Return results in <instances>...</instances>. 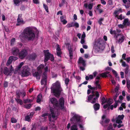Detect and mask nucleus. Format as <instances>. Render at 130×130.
Masks as SVG:
<instances>
[{
	"instance_id": "f704fd0d",
	"label": "nucleus",
	"mask_w": 130,
	"mask_h": 130,
	"mask_svg": "<svg viewBox=\"0 0 130 130\" xmlns=\"http://www.w3.org/2000/svg\"><path fill=\"white\" fill-rule=\"evenodd\" d=\"M42 98V96L41 94H40L38 95L37 96V102L39 103L41 101Z\"/></svg>"
},
{
	"instance_id": "6e6d98bb",
	"label": "nucleus",
	"mask_w": 130,
	"mask_h": 130,
	"mask_svg": "<svg viewBox=\"0 0 130 130\" xmlns=\"http://www.w3.org/2000/svg\"><path fill=\"white\" fill-rule=\"evenodd\" d=\"M118 27H119L120 28H123L125 26L123 24H119L118 25Z\"/></svg>"
},
{
	"instance_id": "7c9ffc66",
	"label": "nucleus",
	"mask_w": 130,
	"mask_h": 130,
	"mask_svg": "<svg viewBox=\"0 0 130 130\" xmlns=\"http://www.w3.org/2000/svg\"><path fill=\"white\" fill-rule=\"evenodd\" d=\"M36 57V55L35 54H34L32 55H31L28 56L29 59L33 60Z\"/></svg>"
},
{
	"instance_id": "ea45409f",
	"label": "nucleus",
	"mask_w": 130,
	"mask_h": 130,
	"mask_svg": "<svg viewBox=\"0 0 130 130\" xmlns=\"http://www.w3.org/2000/svg\"><path fill=\"white\" fill-rule=\"evenodd\" d=\"M43 6L46 12H48V10L47 6L46 5L43 3Z\"/></svg>"
},
{
	"instance_id": "c85d7f7f",
	"label": "nucleus",
	"mask_w": 130,
	"mask_h": 130,
	"mask_svg": "<svg viewBox=\"0 0 130 130\" xmlns=\"http://www.w3.org/2000/svg\"><path fill=\"white\" fill-rule=\"evenodd\" d=\"M12 57H10L9 58L6 63V66H8L12 62Z\"/></svg>"
},
{
	"instance_id": "c756f323",
	"label": "nucleus",
	"mask_w": 130,
	"mask_h": 130,
	"mask_svg": "<svg viewBox=\"0 0 130 130\" xmlns=\"http://www.w3.org/2000/svg\"><path fill=\"white\" fill-rule=\"evenodd\" d=\"M100 105L97 103H96L94 105V109L95 110H98L100 108Z\"/></svg>"
},
{
	"instance_id": "ddd939ff",
	"label": "nucleus",
	"mask_w": 130,
	"mask_h": 130,
	"mask_svg": "<svg viewBox=\"0 0 130 130\" xmlns=\"http://www.w3.org/2000/svg\"><path fill=\"white\" fill-rule=\"evenodd\" d=\"M13 70L14 69L12 66H11L10 70H9L7 67H5L4 69L3 73L4 74L7 75H11V74L12 72L13 71Z\"/></svg>"
},
{
	"instance_id": "1a4fd4ad",
	"label": "nucleus",
	"mask_w": 130,
	"mask_h": 130,
	"mask_svg": "<svg viewBox=\"0 0 130 130\" xmlns=\"http://www.w3.org/2000/svg\"><path fill=\"white\" fill-rule=\"evenodd\" d=\"M95 87H92L91 85L88 86V87L92 90V91H94V90H96L98 89H100L101 86L99 84V80H96L94 83Z\"/></svg>"
},
{
	"instance_id": "473e14b6",
	"label": "nucleus",
	"mask_w": 130,
	"mask_h": 130,
	"mask_svg": "<svg viewBox=\"0 0 130 130\" xmlns=\"http://www.w3.org/2000/svg\"><path fill=\"white\" fill-rule=\"evenodd\" d=\"M32 100L27 99L24 100L23 101V102L24 103H26L31 102H32Z\"/></svg>"
},
{
	"instance_id": "dca6fc26",
	"label": "nucleus",
	"mask_w": 130,
	"mask_h": 130,
	"mask_svg": "<svg viewBox=\"0 0 130 130\" xmlns=\"http://www.w3.org/2000/svg\"><path fill=\"white\" fill-rule=\"evenodd\" d=\"M124 117V116L123 115H119L116 118V123H122V121L121 120L123 119Z\"/></svg>"
},
{
	"instance_id": "603ef678",
	"label": "nucleus",
	"mask_w": 130,
	"mask_h": 130,
	"mask_svg": "<svg viewBox=\"0 0 130 130\" xmlns=\"http://www.w3.org/2000/svg\"><path fill=\"white\" fill-rule=\"evenodd\" d=\"M24 63L23 62H21L20 63L19 65L17 67L18 70H19L22 67V66L23 64Z\"/></svg>"
},
{
	"instance_id": "cd10ccee",
	"label": "nucleus",
	"mask_w": 130,
	"mask_h": 130,
	"mask_svg": "<svg viewBox=\"0 0 130 130\" xmlns=\"http://www.w3.org/2000/svg\"><path fill=\"white\" fill-rule=\"evenodd\" d=\"M101 5H98L96 8V9L99 11L100 13H101L103 11V10L101 9Z\"/></svg>"
},
{
	"instance_id": "58836bf2",
	"label": "nucleus",
	"mask_w": 130,
	"mask_h": 130,
	"mask_svg": "<svg viewBox=\"0 0 130 130\" xmlns=\"http://www.w3.org/2000/svg\"><path fill=\"white\" fill-rule=\"evenodd\" d=\"M69 81L70 80L68 78H67L65 79L64 82L66 86H68Z\"/></svg>"
},
{
	"instance_id": "b1692460",
	"label": "nucleus",
	"mask_w": 130,
	"mask_h": 130,
	"mask_svg": "<svg viewBox=\"0 0 130 130\" xmlns=\"http://www.w3.org/2000/svg\"><path fill=\"white\" fill-rule=\"evenodd\" d=\"M57 47L56 48V52L57 55L59 57H61V51L59 47V46L57 44Z\"/></svg>"
},
{
	"instance_id": "0e129e2a",
	"label": "nucleus",
	"mask_w": 130,
	"mask_h": 130,
	"mask_svg": "<svg viewBox=\"0 0 130 130\" xmlns=\"http://www.w3.org/2000/svg\"><path fill=\"white\" fill-rule=\"evenodd\" d=\"M41 110V108L39 107H36L35 109V110L36 111L40 110Z\"/></svg>"
},
{
	"instance_id": "5fc2aeb1",
	"label": "nucleus",
	"mask_w": 130,
	"mask_h": 130,
	"mask_svg": "<svg viewBox=\"0 0 130 130\" xmlns=\"http://www.w3.org/2000/svg\"><path fill=\"white\" fill-rule=\"evenodd\" d=\"M21 96L23 97H24L26 93L25 92L23 91L20 93Z\"/></svg>"
},
{
	"instance_id": "a878e982",
	"label": "nucleus",
	"mask_w": 130,
	"mask_h": 130,
	"mask_svg": "<svg viewBox=\"0 0 130 130\" xmlns=\"http://www.w3.org/2000/svg\"><path fill=\"white\" fill-rule=\"evenodd\" d=\"M119 94L117 93H116V95L113 97V99L115 101V103L114 104V107L115 108H116L118 105V102L116 100V98L117 97Z\"/></svg>"
},
{
	"instance_id": "4c0bfd02",
	"label": "nucleus",
	"mask_w": 130,
	"mask_h": 130,
	"mask_svg": "<svg viewBox=\"0 0 130 130\" xmlns=\"http://www.w3.org/2000/svg\"><path fill=\"white\" fill-rule=\"evenodd\" d=\"M13 2L14 4L16 6H18L19 5L20 1L19 0H13Z\"/></svg>"
},
{
	"instance_id": "f03ea898",
	"label": "nucleus",
	"mask_w": 130,
	"mask_h": 130,
	"mask_svg": "<svg viewBox=\"0 0 130 130\" xmlns=\"http://www.w3.org/2000/svg\"><path fill=\"white\" fill-rule=\"evenodd\" d=\"M35 36L33 29L31 27H28L25 28L23 32L20 35L21 39H26L28 40H33Z\"/></svg>"
},
{
	"instance_id": "09e8293b",
	"label": "nucleus",
	"mask_w": 130,
	"mask_h": 130,
	"mask_svg": "<svg viewBox=\"0 0 130 130\" xmlns=\"http://www.w3.org/2000/svg\"><path fill=\"white\" fill-rule=\"evenodd\" d=\"M25 106L26 108L27 109H29L31 106V104H27L25 105Z\"/></svg>"
},
{
	"instance_id": "de8ad7c7",
	"label": "nucleus",
	"mask_w": 130,
	"mask_h": 130,
	"mask_svg": "<svg viewBox=\"0 0 130 130\" xmlns=\"http://www.w3.org/2000/svg\"><path fill=\"white\" fill-rule=\"evenodd\" d=\"M11 121L12 123H15L17 122V120L16 119L12 118L11 119Z\"/></svg>"
},
{
	"instance_id": "2eb2a0df",
	"label": "nucleus",
	"mask_w": 130,
	"mask_h": 130,
	"mask_svg": "<svg viewBox=\"0 0 130 130\" xmlns=\"http://www.w3.org/2000/svg\"><path fill=\"white\" fill-rule=\"evenodd\" d=\"M22 14H20L19 15L17 19V23L16 24L17 26L20 25L21 24L24 23V22L22 18Z\"/></svg>"
},
{
	"instance_id": "72a5a7b5",
	"label": "nucleus",
	"mask_w": 130,
	"mask_h": 130,
	"mask_svg": "<svg viewBox=\"0 0 130 130\" xmlns=\"http://www.w3.org/2000/svg\"><path fill=\"white\" fill-rule=\"evenodd\" d=\"M72 23L73 27H74L76 28H78L79 27V24L77 22H72Z\"/></svg>"
},
{
	"instance_id": "a19ab883",
	"label": "nucleus",
	"mask_w": 130,
	"mask_h": 130,
	"mask_svg": "<svg viewBox=\"0 0 130 130\" xmlns=\"http://www.w3.org/2000/svg\"><path fill=\"white\" fill-rule=\"evenodd\" d=\"M117 18L118 19L122 20L124 19V17L122 14H121L119 16H118Z\"/></svg>"
},
{
	"instance_id": "aec40b11",
	"label": "nucleus",
	"mask_w": 130,
	"mask_h": 130,
	"mask_svg": "<svg viewBox=\"0 0 130 130\" xmlns=\"http://www.w3.org/2000/svg\"><path fill=\"white\" fill-rule=\"evenodd\" d=\"M101 45V43L100 41L99 40H97L95 42L94 46L95 47H97V48H100Z\"/></svg>"
},
{
	"instance_id": "5701e85b",
	"label": "nucleus",
	"mask_w": 130,
	"mask_h": 130,
	"mask_svg": "<svg viewBox=\"0 0 130 130\" xmlns=\"http://www.w3.org/2000/svg\"><path fill=\"white\" fill-rule=\"evenodd\" d=\"M123 24L125 26H129L130 25V21L128 19H125L124 20Z\"/></svg>"
},
{
	"instance_id": "6e6552de",
	"label": "nucleus",
	"mask_w": 130,
	"mask_h": 130,
	"mask_svg": "<svg viewBox=\"0 0 130 130\" xmlns=\"http://www.w3.org/2000/svg\"><path fill=\"white\" fill-rule=\"evenodd\" d=\"M71 115L72 117L71 120L75 122V123L80 121L81 119V117L78 115L74 112H72Z\"/></svg>"
},
{
	"instance_id": "4d7b16f0",
	"label": "nucleus",
	"mask_w": 130,
	"mask_h": 130,
	"mask_svg": "<svg viewBox=\"0 0 130 130\" xmlns=\"http://www.w3.org/2000/svg\"><path fill=\"white\" fill-rule=\"evenodd\" d=\"M103 20V19L102 18L100 19L98 21V22L100 25H101L102 23V21Z\"/></svg>"
},
{
	"instance_id": "20e7f679",
	"label": "nucleus",
	"mask_w": 130,
	"mask_h": 130,
	"mask_svg": "<svg viewBox=\"0 0 130 130\" xmlns=\"http://www.w3.org/2000/svg\"><path fill=\"white\" fill-rule=\"evenodd\" d=\"M99 96V94L98 92L96 91L95 92L94 91H92V94L90 95L88 97V101L92 103H95Z\"/></svg>"
},
{
	"instance_id": "69168bd1",
	"label": "nucleus",
	"mask_w": 130,
	"mask_h": 130,
	"mask_svg": "<svg viewBox=\"0 0 130 130\" xmlns=\"http://www.w3.org/2000/svg\"><path fill=\"white\" fill-rule=\"evenodd\" d=\"M121 106L124 108H126L125 103H122L121 105Z\"/></svg>"
},
{
	"instance_id": "3c124183",
	"label": "nucleus",
	"mask_w": 130,
	"mask_h": 130,
	"mask_svg": "<svg viewBox=\"0 0 130 130\" xmlns=\"http://www.w3.org/2000/svg\"><path fill=\"white\" fill-rule=\"evenodd\" d=\"M112 125L111 124H110L108 128V130H114L112 129Z\"/></svg>"
},
{
	"instance_id": "052dcab7",
	"label": "nucleus",
	"mask_w": 130,
	"mask_h": 130,
	"mask_svg": "<svg viewBox=\"0 0 130 130\" xmlns=\"http://www.w3.org/2000/svg\"><path fill=\"white\" fill-rule=\"evenodd\" d=\"M122 65L124 67H126L128 66V65L126 64L125 62L124 61L122 62Z\"/></svg>"
},
{
	"instance_id": "9d476101",
	"label": "nucleus",
	"mask_w": 130,
	"mask_h": 130,
	"mask_svg": "<svg viewBox=\"0 0 130 130\" xmlns=\"http://www.w3.org/2000/svg\"><path fill=\"white\" fill-rule=\"evenodd\" d=\"M78 63L79 65L80 69L83 71L84 70L86 66L85 61L82 58L80 57L79 59Z\"/></svg>"
},
{
	"instance_id": "79ce46f5",
	"label": "nucleus",
	"mask_w": 130,
	"mask_h": 130,
	"mask_svg": "<svg viewBox=\"0 0 130 130\" xmlns=\"http://www.w3.org/2000/svg\"><path fill=\"white\" fill-rule=\"evenodd\" d=\"M107 103L109 105L112 104L113 103L112 100L109 99L107 101Z\"/></svg>"
},
{
	"instance_id": "f257e3e1",
	"label": "nucleus",
	"mask_w": 130,
	"mask_h": 130,
	"mask_svg": "<svg viewBox=\"0 0 130 130\" xmlns=\"http://www.w3.org/2000/svg\"><path fill=\"white\" fill-rule=\"evenodd\" d=\"M49 102L50 103L52 104L54 107L56 108H50V109L51 113H45L42 115V117H45L47 116H48L49 121H51V118H52L54 119H57V117L58 115V111L57 109H63L64 104V100L63 98H61L59 100V103L56 98H50Z\"/></svg>"
},
{
	"instance_id": "39448f33",
	"label": "nucleus",
	"mask_w": 130,
	"mask_h": 130,
	"mask_svg": "<svg viewBox=\"0 0 130 130\" xmlns=\"http://www.w3.org/2000/svg\"><path fill=\"white\" fill-rule=\"evenodd\" d=\"M44 66L43 64H41L37 68L38 72H35L33 74V75L34 77H35L36 79L39 80L40 77V74L41 73L42 70L44 68Z\"/></svg>"
},
{
	"instance_id": "8fccbe9b",
	"label": "nucleus",
	"mask_w": 130,
	"mask_h": 130,
	"mask_svg": "<svg viewBox=\"0 0 130 130\" xmlns=\"http://www.w3.org/2000/svg\"><path fill=\"white\" fill-rule=\"evenodd\" d=\"M127 86L128 89L130 88V81L129 80L127 81Z\"/></svg>"
},
{
	"instance_id": "0eeeda50",
	"label": "nucleus",
	"mask_w": 130,
	"mask_h": 130,
	"mask_svg": "<svg viewBox=\"0 0 130 130\" xmlns=\"http://www.w3.org/2000/svg\"><path fill=\"white\" fill-rule=\"evenodd\" d=\"M44 52L45 53V58L44 62H47L49 59H50L51 61L54 60V57L52 54L50 53L49 52V50H44Z\"/></svg>"
},
{
	"instance_id": "a18cd8bd",
	"label": "nucleus",
	"mask_w": 130,
	"mask_h": 130,
	"mask_svg": "<svg viewBox=\"0 0 130 130\" xmlns=\"http://www.w3.org/2000/svg\"><path fill=\"white\" fill-rule=\"evenodd\" d=\"M66 27L67 28H69L71 27H73V26L72 24V22L66 25Z\"/></svg>"
},
{
	"instance_id": "13d9d810",
	"label": "nucleus",
	"mask_w": 130,
	"mask_h": 130,
	"mask_svg": "<svg viewBox=\"0 0 130 130\" xmlns=\"http://www.w3.org/2000/svg\"><path fill=\"white\" fill-rule=\"evenodd\" d=\"M10 57H12V61L16 60L18 59V57H15L13 56H10Z\"/></svg>"
},
{
	"instance_id": "412c9836",
	"label": "nucleus",
	"mask_w": 130,
	"mask_h": 130,
	"mask_svg": "<svg viewBox=\"0 0 130 130\" xmlns=\"http://www.w3.org/2000/svg\"><path fill=\"white\" fill-rule=\"evenodd\" d=\"M33 115V113L32 112H31L29 115H27L26 116L25 120L29 122L30 120L31 119Z\"/></svg>"
},
{
	"instance_id": "6ab92c4d",
	"label": "nucleus",
	"mask_w": 130,
	"mask_h": 130,
	"mask_svg": "<svg viewBox=\"0 0 130 130\" xmlns=\"http://www.w3.org/2000/svg\"><path fill=\"white\" fill-rule=\"evenodd\" d=\"M110 33L111 35H113V34H114L115 35L114 36V37L115 38H117L120 35V34H117L116 31L115 30H113L112 28H111L110 29Z\"/></svg>"
},
{
	"instance_id": "f8f14e48",
	"label": "nucleus",
	"mask_w": 130,
	"mask_h": 130,
	"mask_svg": "<svg viewBox=\"0 0 130 130\" xmlns=\"http://www.w3.org/2000/svg\"><path fill=\"white\" fill-rule=\"evenodd\" d=\"M27 55V51L26 49L22 50L19 53V57L21 59H23Z\"/></svg>"
},
{
	"instance_id": "37998d69",
	"label": "nucleus",
	"mask_w": 130,
	"mask_h": 130,
	"mask_svg": "<svg viewBox=\"0 0 130 130\" xmlns=\"http://www.w3.org/2000/svg\"><path fill=\"white\" fill-rule=\"evenodd\" d=\"M16 100L18 103H19L20 105H22L23 104L22 101L20 99H16Z\"/></svg>"
},
{
	"instance_id": "7ed1b4c3",
	"label": "nucleus",
	"mask_w": 130,
	"mask_h": 130,
	"mask_svg": "<svg viewBox=\"0 0 130 130\" xmlns=\"http://www.w3.org/2000/svg\"><path fill=\"white\" fill-rule=\"evenodd\" d=\"M51 92L54 94V95L56 97L59 96L61 92L62 89L61 87L60 82L57 81L55 83L53 84L51 87Z\"/></svg>"
},
{
	"instance_id": "864d4df0",
	"label": "nucleus",
	"mask_w": 130,
	"mask_h": 130,
	"mask_svg": "<svg viewBox=\"0 0 130 130\" xmlns=\"http://www.w3.org/2000/svg\"><path fill=\"white\" fill-rule=\"evenodd\" d=\"M15 38H12L11 40V45H13L15 41Z\"/></svg>"
},
{
	"instance_id": "338daca9",
	"label": "nucleus",
	"mask_w": 130,
	"mask_h": 130,
	"mask_svg": "<svg viewBox=\"0 0 130 130\" xmlns=\"http://www.w3.org/2000/svg\"><path fill=\"white\" fill-rule=\"evenodd\" d=\"M85 33L84 32H83V33L82 36L81 38L85 39Z\"/></svg>"
},
{
	"instance_id": "e2e57ef3",
	"label": "nucleus",
	"mask_w": 130,
	"mask_h": 130,
	"mask_svg": "<svg viewBox=\"0 0 130 130\" xmlns=\"http://www.w3.org/2000/svg\"><path fill=\"white\" fill-rule=\"evenodd\" d=\"M120 75L121 76V78H123L124 77V73L122 72H120Z\"/></svg>"
},
{
	"instance_id": "a211bd4d",
	"label": "nucleus",
	"mask_w": 130,
	"mask_h": 130,
	"mask_svg": "<svg viewBox=\"0 0 130 130\" xmlns=\"http://www.w3.org/2000/svg\"><path fill=\"white\" fill-rule=\"evenodd\" d=\"M109 72L108 71H106L105 72L103 73L100 74V76L103 77H106L108 76L111 78H112V76L109 74Z\"/></svg>"
},
{
	"instance_id": "423d86ee",
	"label": "nucleus",
	"mask_w": 130,
	"mask_h": 130,
	"mask_svg": "<svg viewBox=\"0 0 130 130\" xmlns=\"http://www.w3.org/2000/svg\"><path fill=\"white\" fill-rule=\"evenodd\" d=\"M48 67L47 66L44 69L45 72L43 74L42 76V78L41 81V85L43 84L45 85L47 82V77L46 73L48 71Z\"/></svg>"
},
{
	"instance_id": "c03bdc74",
	"label": "nucleus",
	"mask_w": 130,
	"mask_h": 130,
	"mask_svg": "<svg viewBox=\"0 0 130 130\" xmlns=\"http://www.w3.org/2000/svg\"><path fill=\"white\" fill-rule=\"evenodd\" d=\"M107 100L104 97H103L102 100V104H103L107 102Z\"/></svg>"
},
{
	"instance_id": "4be33fe9",
	"label": "nucleus",
	"mask_w": 130,
	"mask_h": 130,
	"mask_svg": "<svg viewBox=\"0 0 130 130\" xmlns=\"http://www.w3.org/2000/svg\"><path fill=\"white\" fill-rule=\"evenodd\" d=\"M122 12V10L121 9H119L118 10L115 11L114 13V15L115 18L118 17V15Z\"/></svg>"
},
{
	"instance_id": "680f3d73",
	"label": "nucleus",
	"mask_w": 130,
	"mask_h": 130,
	"mask_svg": "<svg viewBox=\"0 0 130 130\" xmlns=\"http://www.w3.org/2000/svg\"><path fill=\"white\" fill-rule=\"evenodd\" d=\"M111 50L112 52L113 53H114L115 52L114 48V47L113 45H112L111 47Z\"/></svg>"
},
{
	"instance_id": "c9c22d12",
	"label": "nucleus",
	"mask_w": 130,
	"mask_h": 130,
	"mask_svg": "<svg viewBox=\"0 0 130 130\" xmlns=\"http://www.w3.org/2000/svg\"><path fill=\"white\" fill-rule=\"evenodd\" d=\"M69 52L70 56V58H72L73 57L72 49L71 48L69 49Z\"/></svg>"
},
{
	"instance_id": "4468645a",
	"label": "nucleus",
	"mask_w": 130,
	"mask_h": 130,
	"mask_svg": "<svg viewBox=\"0 0 130 130\" xmlns=\"http://www.w3.org/2000/svg\"><path fill=\"white\" fill-rule=\"evenodd\" d=\"M120 35L119 36L120 37L119 39L118 38V37L117 38H115L116 40V43L119 44L122 43L124 41V39L125 38V36L123 34H120Z\"/></svg>"
},
{
	"instance_id": "bb28decb",
	"label": "nucleus",
	"mask_w": 130,
	"mask_h": 130,
	"mask_svg": "<svg viewBox=\"0 0 130 130\" xmlns=\"http://www.w3.org/2000/svg\"><path fill=\"white\" fill-rule=\"evenodd\" d=\"M110 120L109 119H106L104 122H101V124L103 126H105L107 125L108 123L109 122Z\"/></svg>"
},
{
	"instance_id": "49530a36",
	"label": "nucleus",
	"mask_w": 130,
	"mask_h": 130,
	"mask_svg": "<svg viewBox=\"0 0 130 130\" xmlns=\"http://www.w3.org/2000/svg\"><path fill=\"white\" fill-rule=\"evenodd\" d=\"M112 72L114 75H115V76L117 78H119L118 75L116 72L114 70H113L112 71Z\"/></svg>"
},
{
	"instance_id": "393cba45",
	"label": "nucleus",
	"mask_w": 130,
	"mask_h": 130,
	"mask_svg": "<svg viewBox=\"0 0 130 130\" xmlns=\"http://www.w3.org/2000/svg\"><path fill=\"white\" fill-rule=\"evenodd\" d=\"M60 19L61 22L63 24H66L67 23V21L66 20V18L64 16L61 17Z\"/></svg>"
},
{
	"instance_id": "e433bc0d",
	"label": "nucleus",
	"mask_w": 130,
	"mask_h": 130,
	"mask_svg": "<svg viewBox=\"0 0 130 130\" xmlns=\"http://www.w3.org/2000/svg\"><path fill=\"white\" fill-rule=\"evenodd\" d=\"M71 130H78V128L76 125H73L71 126Z\"/></svg>"
},
{
	"instance_id": "9b49d317",
	"label": "nucleus",
	"mask_w": 130,
	"mask_h": 130,
	"mask_svg": "<svg viewBox=\"0 0 130 130\" xmlns=\"http://www.w3.org/2000/svg\"><path fill=\"white\" fill-rule=\"evenodd\" d=\"M29 71V69L28 66L23 67L22 72V76L23 77L28 76L30 74Z\"/></svg>"
},
{
	"instance_id": "bf43d9fd",
	"label": "nucleus",
	"mask_w": 130,
	"mask_h": 130,
	"mask_svg": "<svg viewBox=\"0 0 130 130\" xmlns=\"http://www.w3.org/2000/svg\"><path fill=\"white\" fill-rule=\"evenodd\" d=\"M88 8L89 9H92V5L91 4H90L88 5Z\"/></svg>"
},
{
	"instance_id": "2f4dec72",
	"label": "nucleus",
	"mask_w": 130,
	"mask_h": 130,
	"mask_svg": "<svg viewBox=\"0 0 130 130\" xmlns=\"http://www.w3.org/2000/svg\"><path fill=\"white\" fill-rule=\"evenodd\" d=\"M93 75H90L89 76H86V79L87 80H89V79H92L93 78Z\"/></svg>"
},
{
	"instance_id": "774afa93",
	"label": "nucleus",
	"mask_w": 130,
	"mask_h": 130,
	"mask_svg": "<svg viewBox=\"0 0 130 130\" xmlns=\"http://www.w3.org/2000/svg\"><path fill=\"white\" fill-rule=\"evenodd\" d=\"M126 56V54H123L122 56V58L124 60L126 59L125 57Z\"/></svg>"
},
{
	"instance_id": "f3484780",
	"label": "nucleus",
	"mask_w": 130,
	"mask_h": 130,
	"mask_svg": "<svg viewBox=\"0 0 130 130\" xmlns=\"http://www.w3.org/2000/svg\"><path fill=\"white\" fill-rule=\"evenodd\" d=\"M12 52L13 54L15 56L19 55L20 53L19 49L18 48L15 47H13L12 48Z\"/></svg>"
}]
</instances>
